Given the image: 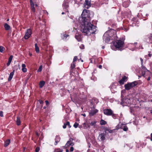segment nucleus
Wrapping results in <instances>:
<instances>
[{"label":"nucleus","mask_w":152,"mask_h":152,"mask_svg":"<svg viewBox=\"0 0 152 152\" xmlns=\"http://www.w3.org/2000/svg\"><path fill=\"white\" fill-rule=\"evenodd\" d=\"M90 11L86 10H84L81 15L82 22L80 26V31L85 35H90L91 34H95L96 31V27L90 23L86 20V18H90L91 17L89 15Z\"/></svg>","instance_id":"nucleus-1"},{"label":"nucleus","mask_w":152,"mask_h":152,"mask_svg":"<svg viewBox=\"0 0 152 152\" xmlns=\"http://www.w3.org/2000/svg\"><path fill=\"white\" fill-rule=\"evenodd\" d=\"M124 42L121 40H118L116 41L114 43V45L115 47L120 49V50H122V48L124 46Z\"/></svg>","instance_id":"nucleus-2"},{"label":"nucleus","mask_w":152,"mask_h":152,"mask_svg":"<svg viewBox=\"0 0 152 152\" xmlns=\"http://www.w3.org/2000/svg\"><path fill=\"white\" fill-rule=\"evenodd\" d=\"M115 33V31L113 29H110L109 30L107 31L104 34V37H105L107 35L111 37L114 35Z\"/></svg>","instance_id":"nucleus-3"},{"label":"nucleus","mask_w":152,"mask_h":152,"mask_svg":"<svg viewBox=\"0 0 152 152\" xmlns=\"http://www.w3.org/2000/svg\"><path fill=\"white\" fill-rule=\"evenodd\" d=\"M122 129L124 131H127L128 130V128L126 126L124 125L123 124H119L116 126V129Z\"/></svg>","instance_id":"nucleus-4"},{"label":"nucleus","mask_w":152,"mask_h":152,"mask_svg":"<svg viewBox=\"0 0 152 152\" xmlns=\"http://www.w3.org/2000/svg\"><path fill=\"white\" fill-rule=\"evenodd\" d=\"M131 101L129 99L125 98L124 100L122 99L120 104L123 106L126 105L130 103Z\"/></svg>","instance_id":"nucleus-5"},{"label":"nucleus","mask_w":152,"mask_h":152,"mask_svg":"<svg viewBox=\"0 0 152 152\" xmlns=\"http://www.w3.org/2000/svg\"><path fill=\"white\" fill-rule=\"evenodd\" d=\"M31 34V29L29 28L28 29L27 31L26 32L25 35L24 36V37L25 39H28L30 36Z\"/></svg>","instance_id":"nucleus-6"},{"label":"nucleus","mask_w":152,"mask_h":152,"mask_svg":"<svg viewBox=\"0 0 152 152\" xmlns=\"http://www.w3.org/2000/svg\"><path fill=\"white\" fill-rule=\"evenodd\" d=\"M103 112L105 115L109 116L112 114L113 111L111 109H105L104 110Z\"/></svg>","instance_id":"nucleus-7"},{"label":"nucleus","mask_w":152,"mask_h":152,"mask_svg":"<svg viewBox=\"0 0 152 152\" xmlns=\"http://www.w3.org/2000/svg\"><path fill=\"white\" fill-rule=\"evenodd\" d=\"M73 139L72 138H70L69 139V140L66 143L65 145V146L67 147L69 146L70 145L72 146H73L74 144L73 142Z\"/></svg>","instance_id":"nucleus-8"},{"label":"nucleus","mask_w":152,"mask_h":152,"mask_svg":"<svg viewBox=\"0 0 152 152\" xmlns=\"http://www.w3.org/2000/svg\"><path fill=\"white\" fill-rule=\"evenodd\" d=\"M84 5L86 8L88 9L91 6L90 0H85V2L84 3Z\"/></svg>","instance_id":"nucleus-9"},{"label":"nucleus","mask_w":152,"mask_h":152,"mask_svg":"<svg viewBox=\"0 0 152 152\" xmlns=\"http://www.w3.org/2000/svg\"><path fill=\"white\" fill-rule=\"evenodd\" d=\"M111 37L107 35L105 37H104V35L103 36V39L105 41L106 43H109L110 39Z\"/></svg>","instance_id":"nucleus-10"},{"label":"nucleus","mask_w":152,"mask_h":152,"mask_svg":"<svg viewBox=\"0 0 152 152\" xmlns=\"http://www.w3.org/2000/svg\"><path fill=\"white\" fill-rule=\"evenodd\" d=\"M61 140V138L59 135H56V138L55 139V145H56L58 143L60 142Z\"/></svg>","instance_id":"nucleus-11"},{"label":"nucleus","mask_w":152,"mask_h":152,"mask_svg":"<svg viewBox=\"0 0 152 152\" xmlns=\"http://www.w3.org/2000/svg\"><path fill=\"white\" fill-rule=\"evenodd\" d=\"M148 42L151 43L152 42V34H151L148 36V38L146 40Z\"/></svg>","instance_id":"nucleus-12"},{"label":"nucleus","mask_w":152,"mask_h":152,"mask_svg":"<svg viewBox=\"0 0 152 152\" xmlns=\"http://www.w3.org/2000/svg\"><path fill=\"white\" fill-rule=\"evenodd\" d=\"M105 137L106 134L104 133H102L99 135V137L102 141H103L105 139Z\"/></svg>","instance_id":"nucleus-13"},{"label":"nucleus","mask_w":152,"mask_h":152,"mask_svg":"<svg viewBox=\"0 0 152 152\" xmlns=\"http://www.w3.org/2000/svg\"><path fill=\"white\" fill-rule=\"evenodd\" d=\"M127 77L124 76L122 77V78L119 81V83L121 85H122L124 84V82L125 81V80L127 79Z\"/></svg>","instance_id":"nucleus-14"},{"label":"nucleus","mask_w":152,"mask_h":152,"mask_svg":"<svg viewBox=\"0 0 152 152\" xmlns=\"http://www.w3.org/2000/svg\"><path fill=\"white\" fill-rule=\"evenodd\" d=\"M30 2L31 6V11L34 12H35V9L34 7V4L32 0H30Z\"/></svg>","instance_id":"nucleus-15"},{"label":"nucleus","mask_w":152,"mask_h":152,"mask_svg":"<svg viewBox=\"0 0 152 152\" xmlns=\"http://www.w3.org/2000/svg\"><path fill=\"white\" fill-rule=\"evenodd\" d=\"M124 87L125 89L127 90H129L130 89L132 88L131 87V85L129 84V83H128L124 85Z\"/></svg>","instance_id":"nucleus-16"},{"label":"nucleus","mask_w":152,"mask_h":152,"mask_svg":"<svg viewBox=\"0 0 152 152\" xmlns=\"http://www.w3.org/2000/svg\"><path fill=\"white\" fill-rule=\"evenodd\" d=\"M75 38L78 41H80L81 40V36L79 35V34H76Z\"/></svg>","instance_id":"nucleus-17"},{"label":"nucleus","mask_w":152,"mask_h":152,"mask_svg":"<svg viewBox=\"0 0 152 152\" xmlns=\"http://www.w3.org/2000/svg\"><path fill=\"white\" fill-rule=\"evenodd\" d=\"M131 85V87L132 88L137 86V82L136 81H134L132 82L129 83Z\"/></svg>","instance_id":"nucleus-18"},{"label":"nucleus","mask_w":152,"mask_h":152,"mask_svg":"<svg viewBox=\"0 0 152 152\" xmlns=\"http://www.w3.org/2000/svg\"><path fill=\"white\" fill-rule=\"evenodd\" d=\"M15 71V70H14L13 71L11 72L10 74V75L9 77L8 78V80L9 81H10L11 79H12L13 76L14 74V72Z\"/></svg>","instance_id":"nucleus-19"},{"label":"nucleus","mask_w":152,"mask_h":152,"mask_svg":"<svg viewBox=\"0 0 152 152\" xmlns=\"http://www.w3.org/2000/svg\"><path fill=\"white\" fill-rule=\"evenodd\" d=\"M10 143V139H8L6 140L4 142V146L5 147H7Z\"/></svg>","instance_id":"nucleus-20"},{"label":"nucleus","mask_w":152,"mask_h":152,"mask_svg":"<svg viewBox=\"0 0 152 152\" xmlns=\"http://www.w3.org/2000/svg\"><path fill=\"white\" fill-rule=\"evenodd\" d=\"M12 58H13L12 56L11 55V56H10V58H9L7 64V66H8L10 65V64L11 62L12 61Z\"/></svg>","instance_id":"nucleus-21"},{"label":"nucleus","mask_w":152,"mask_h":152,"mask_svg":"<svg viewBox=\"0 0 152 152\" xmlns=\"http://www.w3.org/2000/svg\"><path fill=\"white\" fill-rule=\"evenodd\" d=\"M45 82L43 81H41L39 83V87L40 88H42L44 85Z\"/></svg>","instance_id":"nucleus-22"},{"label":"nucleus","mask_w":152,"mask_h":152,"mask_svg":"<svg viewBox=\"0 0 152 152\" xmlns=\"http://www.w3.org/2000/svg\"><path fill=\"white\" fill-rule=\"evenodd\" d=\"M4 27L6 30H7L10 29V26L7 23H5L4 25Z\"/></svg>","instance_id":"nucleus-23"},{"label":"nucleus","mask_w":152,"mask_h":152,"mask_svg":"<svg viewBox=\"0 0 152 152\" xmlns=\"http://www.w3.org/2000/svg\"><path fill=\"white\" fill-rule=\"evenodd\" d=\"M17 124L19 126L20 125L21 123V121L20 120V118L18 117H17V120L16 121Z\"/></svg>","instance_id":"nucleus-24"},{"label":"nucleus","mask_w":152,"mask_h":152,"mask_svg":"<svg viewBox=\"0 0 152 152\" xmlns=\"http://www.w3.org/2000/svg\"><path fill=\"white\" fill-rule=\"evenodd\" d=\"M63 6L64 8L66 9H67L69 7L68 4L67 3H66L65 1L63 4Z\"/></svg>","instance_id":"nucleus-25"},{"label":"nucleus","mask_w":152,"mask_h":152,"mask_svg":"<svg viewBox=\"0 0 152 152\" xmlns=\"http://www.w3.org/2000/svg\"><path fill=\"white\" fill-rule=\"evenodd\" d=\"M97 111L98 110H94L91 111L90 114L92 115H93L95 114L97 112Z\"/></svg>","instance_id":"nucleus-26"},{"label":"nucleus","mask_w":152,"mask_h":152,"mask_svg":"<svg viewBox=\"0 0 152 152\" xmlns=\"http://www.w3.org/2000/svg\"><path fill=\"white\" fill-rule=\"evenodd\" d=\"M35 47L36 52L37 53H39V48L37 46V44L36 43L35 44Z\"/></svg>","instance_id":"nucleus-27"},{"label":"nucleus","mask_w":152,"mask_h":152,"mask_svg":"<svg viewBox=\"0 0 152 152\" xmlns=\"http://www.w3.org/2000/svg\"><path fill=\"white\" fill-rule=\"evenodd\" d=\"M106 124L107 122L102 119L100 121V124L101 125H105Z\"/></svg>","instance_id":"nucleus-28"},{"label":"nucleus","mask_w":152,"mask_h":152,"mask_svg":"<svg viewBox=\"0 0 152 152\" xmlns=\"http://www.w3.org/2000/svg\"><path fill=\"white\" fill-rule=\"evenodd\" d=\"M5 48L3 47L2 46H0V52L1 53H3V52L5 50Z\"/></svg>","instance_id":"nucleus-29"},{"label":"nucleus","mask_w":152,"mask_h":152,"mask_svg":"<svg viewBox=\"0 0 152 152\" xmlns=\"http://www.w3.org/2000/svg\"><path fill=\"white\" fill-rule=\"evenodd\" d=\"M75 64L74 62H72L71 65V69H74L75 67Z\"/></svg>","instance_id":"nucleus-30"},{"label":"nucleus","mask_w":152,"mask_h":152,"mask_svg":"<svg viewBox=\"0 0 152 152\" xmlns=\"http://www.w3.org/2000/svg\"><path fill=\"white\" fill-rule=\"evenodd\" d=\"M96 122L95 121H93L91 122V123H90V124L91 126H95L96 125Z\"/></svg>","instance_id":"nucleus-31"},{"label":"nucleus","mask_w":152,"mask_h":152,"mask_svg":"<svg viewBox=\"0 0 152 152\" xmlns=\"http://www.w3.org/2000/svg\"><path fill=\"white\" fill-rule=\"evenodd\" d=\"M111 115H112V117L114 119L116 118L117 117V115L116 114L113 113V112H112V114Z\"/></svg>","instance_id":"nucleus-32"},{"label":"nucleus","mask_w":152,"mask_h":152,"mask_svg":"<svg viewBox=\"0 0 152 152\" xmlns=\"http://www.w3.org/2000/svg\"><path fill=\"white\" fill-rule=\"evenodd\" d=\"M63 151L62 150L56 149L53 152H62Z\"/></svg>","instance_id":"nucleus-33"},{"label":"nucleus","mask_w":152,"mask_h":152,"mask_svg":"<svg viewBox=\"0 0 152 152\" xmlns=\"http://www.w3.org/2000/svg\"><path fill=\"white\" fill-rule=\"evenodd\" d=\"M42 66L41 65L40 66L39 69L37 70V72H40L42 70Z\"/></svg>","instance_id":"nucleus-34"},{"label":"nucleus","mask_w":152,"mask_h":152,"mask_svg":"<svg viewBox=\"0 0 152 152\" xmlns=\"http://www.w3.org/2000/svg\"><path fill=\"white\" fill-rule=\"evenodd\" d=\"M142 69L144 70L145 72L148 70L147 69L145 68V67L143 66V65H142Z\"/></svg>","instance_id":"nucleus-35"},{"label":"nucleus","mask_w":152,"mask_h":152,"mask_svg":"<svg viewBox=\"0 0 152 152\" xmlns=\"http://www.w3.org/2000/svg\"><path fill=\"white\" fill-rule=\"evenodd\" d=\"M77 59V56H75L73 58V62H75L76 61Z\"/></svg>","instance_id":"nucleus-36"},{"label":"nucleus","mask_w":152,"mask_h":152,"mask_svg":"<svg viewBox=\"0 0 152 152\" xmlns=\"http://www.w3.org/2000/svg\"><path fill=\"white\" fill-rule=\"evenodd\" d=\"M40 150V148L39 147H37L35 149V152H38Z\"/></svg>","instance_id":"nucleus-37"},{"label":"nucleus","mask_w":152,"mask_h":152,"mask_svg":"<svg viewBox=\"0 0 152 152\" xmlns=\"http://www.w3.org/2000/svg\"><path fill=\"white\" fill-rule=\"evenodd\" d=\"M78 125V124L76 123H75L74 125V127L75 128H77Z\"/></svg>","instance_id":"nucleus-38"},{"label":"nucleus","mask_w":152,"mask_h":152,"mask_svg":"<svg viewBox=\"0 0 152 152\" xmlns=\"http://www.w3.org/2000/svg\"><path fill=\"white\" fill-rule=\"evenodd\" d=\"M22 71L24 72H26L27 71V69L26 68H22Z\"/></svg>","instance_id":"nucleus-39"},{"label":"nucleus","mask_w":152,"mask_h":152,"mask_svg":"<svg viewBox=\"0 0 152 152\" xmlns=\"http://www.w3.org/2000/svg\"><path fill=\"white\" fill-rule=\"evenodd\" d=\"M69 36V35H67V34H65L63 36H64V37L63 38V39H64V38H65V39H66V38L67 37H68Z\"/></svg>","instance_id":"nucleus-40"},{"label":"nucleus","mask_w":152,"mask_h":152,"mask_svg":"<svg viewBox=\"0 0 152 152\" xmlns=\"http://www.w3.org/2000/svg\"><path fill=\"white\" fill-rule=\"evenodd\" d=\"M66 125H67L69 126V128H70L71 126H70V123L69 121H67L66 123Z\"/></svg>","instance_id":"nucleus-41"},{"label":"nucleus","mask_w":152,"mask_h":152,"mask_svg":"<svg viewBox=\"0 0 152 152\" xmlns=\"http://www.w3.org/2000/svg\"><path fill=\"white\" fill-rule=\"evenodd\" d=\"M0 116L1 117H3V112L2 111H0Z\"/></svg>","instance_id":"nucleus-42"},{"label":"nucleus","mask_w":152,"mask_h":152,"mask_svg":"<svg viewBox=\"0 0 152 152\" xmlns=\"http://www.w3.org/2000/svg\"><path fill=\"white\" fill-rule=\"evenodd\" d=\"M106 131H108L109 133H111L113 132V130H110L108 129H107L106 130Z\"/></svg>","instance_id":"nucleus-43"},{"label":"nucleus","mask_w":152,"mask_h":152,"mask_svg":"<svg viewBox=\"0 0 152 152\" xmlns=\"http://www.w3.org/2000/svg\"><path fill=\"white\" fill-rule=\"evenodd\" d=\"M66 123L64 124V125L63 126V127L64 129H65L66 127Z\"/></svg>","instance_id":"nucleus-44"},{"label":"nucleus","mask_w":152,"mask_h":152,"mask_svg":"<svg viewBox=\"0 0 152 152\" xmlns=\"http://www.w3.org/2000/svg\"><path fill=\"white\" fill-rule=\"evenodd\" d=\"M73 150H74L73 147H71L70 148V151L72 152L73 151Z\"/></svg>","instance_id":"nucleus-45"},{"label":"nucleus","mask_w":152,"mask_h":152,"mask_svg":"<svg viewBox=\"0 0 152 152\" xmlns=\"http://www.w3.org/2000/svg\"><path fill=\"white\" fill-rule=\"evenodd\" d=\"M26 66V65L24 64H22V68H25Z\"/></svg>","instance_id":"nucleus-46"},{"label":"nucleus","mask_w":152,"mask_h":152,"mask_svg":"<svg viewBox=\"0 0 152 152\" xmlns=\"http://www.w3.org/2000/svg\"><path fill=\"white\" fill-rule=\"evenodd\" d=\"M140 59L141 61V65H142L143 64V60L141 58H140Z\"/></svg>","instance_id":"nucleus-47"},{"label":"nucleus","mask_w":152,"mask_h":152,"mask_svg":"<svg viewBox=\"0 0 152 152\" xmlns=\"http://www.w3.org/2000/svg\"><path fill=\"white\" fill-rule=\"evenodd\" d=\"M39 102L40 103V104H42L43 103V102L42 100H39Z\"/></svg>","instance_id":"nucleus-48"},{"label":"nucleus","mask_w":152,"mask_h":152,"mask_svg":"<svg viewBox=\"0 0 152 152\" xmlns=\"http://www.w3.org/2000/svg\"><path fill=\"white\" fill-rule=\"evenodd\" d=\"M45 102L46 104L47 105L49 104V102H48V100H46L45 101Z\"/></svg>","instance_id":"nucleus-49"},{"label":"nucleus","mask_w":152,"mask_h":152,"mask_svg":"<svg viewBox=\"0 0 152 152\" xmlns=\"http://www.w3.org/2000/svg\"><path fill=\"white\" fill-rule=\"evenodd\" d=\"M148 55L149 57H151L152 56V54L150 53H149Z\"/></svg>","instance_id":"nucleus-50"},{"label":"nucleus","mask_w":152,"mask_h":152,"mask_svg":"<svg viewBox=\"0 0 152 152\" xmlns=\"http://www.w3.org/2000/svg\"><path fill=\"white\" fill-rule=\"evenodd\" d=\"M151 140L152 141V133L151 134Z\"/></svg>","instance_id":"nucleus-51"},{"label":"nucleus","mask_w":152,"mask_h":152,"mask_svg":"<svg viewBox=\"0 0 152 152\" xmlns=\"http://www.w3.org/2000/svg\"><path fill=\"white\" fill-rule=\"evenodd\" d=\"M82 115H83L84 117H86V114H85V113L83 114H82Z\"/></svg>","instance_id":"nucleus-52"},{"label":"nucleus","mask_w":152,"mask_h":152,"mask_svg":"<svg viewBox=\"0 0 152 152\" xmlns=\"http://www.w3.org/2000/svg\"><path fill=\"white\" fill-rule=\"evenodd\" d=\"M99 68L101 69L102 67V66L101 65H99Z\"/></svg>","instance_id":"nucleus-53"},{"label":"nucleus","mask_w":152,"mask_h":152,"mask_svg":"<svg viewBox=\"0 0 152 152\" xmlns=\"http://www.w3.org/2000/svg\"><path fill=\"white\" fill-rule=\"evenodd\" d=\"M66 152H69V150L68 149H66Z\"/></svg>","instance_id":"nucleus-54"},{"label":"nucleus","mask_w":152,"mask_h":152,"mask_svg":"<svg viewBox=\"0 0 152 152\" xmlns=\"http://www.w3.org/2000/svg\"><path fill=\"white\" fill-rule=\"evenodd\" d=\"M150 77H148V79H147V80H148V81H149V80H150Z\"/></svg>","instance_id":"nucleus-55"},{"label":"nucleus","mask_w":152,"mask_h":152,"mask_svg":"<svg viewBox=\"0 0 152 152\" xmlns=\"http://www.w3.org/2000/svg\"><path fill=\"white\" fill-rule=\"evenodd\" d=\"M148 15H148V14H145V16H147H147H148Z\"/></svg>","instance_id":"nucleus-56"},{"label":"nucleus","mask_w":152,"mask_h":152,"mask_svg":"<svg viewBox=\"0 0 152 152\" xmlns=\"http://www.w3.org/2000/svg\"><path fill=\"white\" fill-rule=\"evenodd\" d=\"M61 14L62 15H63L65 14V13L64 12H62Z\"/></svg>","instance_id":"nucleus-57"},{"label":"nucleus","mask_w":152,"mask_h":152,"mask_svg":"<svg viewBox=\"0 0 152 152\" xmlns=\"http://www.w3.org/2000/svg\"><path fill=\"white\" fill-rule=\"evenodd\" d=\"M137 44V42H134V45H135V44Z\"/></svg>","instance_id":"nucleus-58"},{"label":"nucleus","mask_w":152,"mask_h":152,"mask_svg":"<svg viewBox=\"0 0 152 152\" xmlns=\"http://www.w3.org/2000/svg\"><path fill=\"white\" fill-rule=\"evenodd\" d=\"M104 46H103L102 47V49H104Z\"/></svg>","instance_id":"nucleus-59"},{"label":"nucleus","mask_w":152,"mask_h":152,"mask_svg":"<svg viewBox=\"0 0 152 152\" xmlns=\"http://www.w3.org/2000/svg\"><path fill=\"white\" fill-rule=\"evenodd\" d=\"M43 108L44 109H45L46 108V107H45V106L44 107H43Z\"/></svg>","instance_id":"nucleus-60"},{"label":"nucleus","mask_w":152,"mask_h":152,"mask_svg":"<svg viewBox=\"0 0 152 152\" xmlns=\"http://www.w3.org/2000/svg\"><path fill=\"white\" fill-rule=\"evenodd\" d=\"M35 5H36V7H37V4H36Z\"/></svg>","instance_id":"nucleus-61"},{"label":"nucleus","mask_w":152,"mask_h":152,"mask_svg":"<svg viewBox=\"0 0 152 152\" xmlns=\"http://www.w3.org/2000/svg\"><path fill=\"white\" fill-rule=\"evenodd\" d=\"M81 61L82 62H83V60H81Z\"/></svg>","instance_id":"nucleus-62"},{"label":"nucleus","mask_w":152,"mask_h":152,"mask_svg":"<svg viewBox=\"0 0 152 152\" xmlns=\"http://www.w3.org/2000/svg\"><path fill=\"white\" fill-rule=\"evenodd\" d=\"M9 20V19H7V21H8Z\"/></svg>","instance_id":"nucleus-63"},{"label":"nucleus","mask_w":152,"mask_h":152,"mask_svg":"<svg viewBox=\"0 0 152 152\" xmlns=\"http://www.w3.org/2000/svg\"><path fill=\"white\" fill-rule=\"evenodd\" d=\"M151 113H152V112H151Z\"/></svg>","instance_id":"nucleus-64"}]
</instances>
